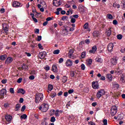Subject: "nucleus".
Returning a JSON list of instances; mask_svg holds the SVG:
<instances>
[{
    "mask_svg": "<svg viewBox=\"0 0 125 125\" xmlns=\"http://www.w3.org/2000/svg\"><path fill=\"white\" fill-rule=\"evenodd\" d=\"M43 100V94L40 93L37 94L35 96V103H40Z\"/></svg>",
    "mask_w": 125,
    "mask_h": 125,
    "instance_id": "f257e3e1",
    "label": "nucleus"
},
{
    "mask_svg": "<svg viewBox=\"0 0 125 125\" xmlns=\"http://www.w3.org/2000/svg\"><path fill=\"white\" fill-rule=\"evenodd\" d=\"M39 110L42 112H46L48 110V105L47 104H43L39 107Z\"/></svg>",
    "mask_w": 125,
    "mask_h": 125,
    "instance_id": "f03ea898",
    "label": "nucleus"
},
{
    "mask_svg": "<svg viewBox=\"0 0 125 125\" xmlns=\"http://www.w3.org/2000/svg\"><path fill=\"white\" fill-rule=\"evenodd\" d=\"M110 110L111 116H115L117 114V112H118V108L116 105H114L111 107Z\"/></svg>",
    "mask_w": 125,
    "mask_h": 125,
    "instance_id": "7ed1b4c3",
    "label": "nucleus"
},
{
    "mask_svg": "<svg viewBox=\"0 0 125 125\" xmlns=\"http://www.w3.org/2000/svg\"><path fill=\"white\" fill-rule=\"evenodd\" d=\"M53 4L54 6H60L62 4V2L60 0H53Z\"/></svg>",
    "mask_w": 125,
    "mask_h": 125,
    "instance_id": "20e7f679",
    "label": "nucleus"
},
{
    "mask_svg": "<svg viewBox=\"0 0 125 125\" xmlns=\"http://www.w3.org/2000/svg\"><path fill=\"white\" fill-rule=\"evenodd\" d=\"M105 94V91L103 89H101L99 90L97 93V98H100L102 95H104Z\"/></svg>",
    "mask_w": 125,
    "mask_h": 125,
    "instance_id": "39448f33",
    "label": "nucleus"
},
{
    "mask_svg": "<svg viewBox=\"0 0 125 125\" xmlns=\"http://www.w3.org/2000/svg\"><path fill=\"white\" fill-rule=\"evenodd\" d=\"M46 52H42L39 53V57L40 58V59H44L45 56H46Z\"/></svg>",
    "mask_w": 125,
    "mask_h": 125,
    "instance_id": "423d86ee",
    "label": "nucleus"
},
{
    "mask_svg": "<svg viewBox=\"0 0 125 125\" xmlns=\"http://www.w3.org/2000/svg\"><path fill=\"white\" fill-rule=\"evenodd\" d=\"M92 86L94 89H98V88H99V85H98V82H93L92 83Z\"/></svg>",
    "mask_w": 125,
    "mask_h": 125,
    "instance_id": "0eeeda50",
    "label": "nucleus"
},
{
    "mask_svg": "<svg viewBox=\"0 0 125 125\" xmlns=\"http://www.w3.org/2000/svg\"><path fill=\"white\" fill-rule=\"evenodd\" d=\"M110 63L112 65H116L118 63V59L116 57H114L111 59Z\"/></svg>",
    "mask_w": 125,
    "mask_h": 125,
    "instance_id": "6e6552de",
    "label": "nucleus"
},
{
    "mask_svg": "<svg viewBox=\"0 0 125 125\" xmlns=\"http://www.w3.org/2000/svg\"><path fill=\"white\" fill-rule=\"evenodd\" d=\"M114 48V44L113 43H110L107 46V50L109 52L113 51V48Z\"/></svg>",
    "mask_w": 125,
    "mask_h": 125,
    "instance_id": "1a4fd4ad",
    "label": "nucleus"
},
{
    "mask_svg": "<svg viewBox=\"0 0 125 125\" xmlns=\"http://www.w3.org/2000/svg\"><path fill=\"white\" fill-rule=\"evenodd\" d=\"M2 30L6 33L8 32V25L7 23H3L2 24Z\"/></svg>",
    "mask_w": 125,
    "mask_h": 125,
    "instance_id": "9d476101",
    "label": "nucleus"
},
{
    "mask_svg": "<svg viewBox=\"0 0 125 125\" xmlns=\"http://www.w3.org/2000/svg\"><path fill=\"white\" fill-rule=\"evenodd\" d=\"M67 67H71L73 65V62L71 60H67L65 62Z\"/></svg>",
    "mask_w": 125,
    "mask_h": 125,
    "instance_id": "9b49d317",
    "label": "nucleus"
},
{
    "mask_svg": "<svg viewBox=\"0 0 125 125\" xmlns=\"http://www.w3.org/2000/svg\"><path fill=\"white\" fill-rule=\"evenodd\" d=\"M68 57L69 58L74 59V50L70 49L68 53Z\"/></svg>",
    "mask_w": 125,
    "mask_h": 125,
    "instance_id": "f8f14e48",
    "label": "nucleus"
},
{
    "mask_svg": "<svg viewBox=\"0 0 125 125\" xmlns=\"http://www.w3.org/2000/svg\"><path fill=\"white\" fill-rule=\"evenodd\" d=\"M20 5H21L20 3L17 1H14V2H13V3H12V5L13 7H16V8L19 7V6H20Z\"/></svg>",
    "mask_w": 125,
    "mask_h": 125,
    "instance_id": "ddd939ff",
    "label": "nucleus"
},
{
    "mask_svg": "<svg viewBox=\"0 0 125 125\" xmlns=\"http://www.w3.org/2000/svg\"><path fill=\"white\" fill-rule=\"evenodd\" d=\"M12 61H13V59L11 57H8L5 61V63L8 65V64H10Z\"/></svg>",
    "mask_w": 125,
    "mask_h": 125,
    "instance_id": "4468645a",
    "label": "nucleus"
},
{
    "mask_svg": "<svg viewBox=\"0 0 125 125\" xmlns=\"http://www.w3.org/2000/svg\"><path fill=\"white\" fill-rule=\"evenodd\" d=\"M96 50H97V48L96 47V46H93L92 47V49L89 51V53H93V54H94Z\"/></svg>",
    "mask_w": 125,
    "mask_h": 125,
    "instance_id": "2eb2a0df",
    "label": "nucleus"
},
{
    "mask_svg": "<svg viewBox=\"0 0 125 125\" xmlns=\"http://www.w3.org/2000/svg\"><path fill=\"white\" fill-rule=\"evenodd\" d=\"M5 118L6 121H7V122H11L12 120V116L9 115H6L5 116Z\"/></svg>",
    "mask_w": 125,
    "mask_h": 125,
    "instance_id": "dca6fc26",
    "label": "nucleus"
},
{
    "mask_svg": "<svg viewBox=\"0 0 125 125\" xmlns=\"http://www.w3.org/2000/svg\"><path fill=\"white\" fill-rule=\"evenodd\" d=\"M52 71L55 73H57L58 72V69H57V66L56 65H53L52 66Z\"/></svg>",
    "mask_w": 125,
    "mask_h": 125,
    "instance_id": "f3484780",
    "label": "nucleus"
},
{
    "mask_svg": "<svg viewBox=\"0 0 125 125\" xmlns=\"http://www.w3.org/2000/svg\"><path fill=\"white\" fill-rule=\"evenodd\" d=\"M20 108H21V104H17L15 106V111H19Z\"/></svg>",
    "mask_w": 125,
    "mask_h": 125,
    "instance_id": "a211bd4d",
    "label": "nucleus"
},
{
    "mask_svg": "<svg viewBox=\"0 0 125 125\" xmlns=\"http://www.w3.org/2000/svg\"><path fill=\"white\" fill-rule=\"evenodd\" d=\"M5 93H6V89L2 88L0 91V95L1 96H4Z\"/></svg>",
    "mask_w": 125,
    "mask_h": 125,
    "instance_id": "6ab92c4d",
    "label": "nucleus"
},
{
    "mask_svg": "<svg viewBox=\"0 0 125 125\" xmlns=\"http://www.w3.org/2000/svg\"><path fill=\"white\" fill-rule=\"evenodd\" d=\"M105 34L107 36V37H110L111 36V34H112V31L111 30V29L108 28L106 30L105 32Z\"/></svg>",
    "mask_w": 125,
    "mask_h": 125,
    "instance_id": "aec40b11",
    "label": "nucleus"
},
{
    "mask_svg": "<svg viewBox=\"0 0 125 125\" xmlns=\"http://www.w3.org/2000/svg\"><path fill=\"white\" fill-rule=\"evenodd\" d=\"M17 93H21V94H25V93H26V91H25L24 89L20 88L18 90Z\"/></svg>",
    "mask_w": 125,
    "mask_h": 125,
    "instance_id": "412c9836",
    "label": "nucleus"
},
{
    "mask_svg": "<svg viewBox=\"0 0 125 125\" xmlns=\"http://www.w3.org/2000/svg\"><path fill=\"white\" fill-rule=\"evenodd\" d=\"M6 57H7L6 55H1L0 56V60L3 61V60H5V59H6Z\"/></svg>",
    "mask_w": 125,
    "mask_h": 125,
    "instance_id": "4be33fe9",
    "label": "nucleus"
},
{
    "mask_svg": "<svg viewBox=\"0 0 125 125\" xmlns=\"http://www.w3.org/2000/svg\"><path fill=\"white\" fill-rule=\"evenodd\" d=\"M106 79H108L109 81H112L113 80V76L111 74H107L106 75Z\"/></svg>",
    "mask_w": 125,
    "mask_h": 125,
    "instance_id": "5701e85b",
    "label": "nucleus"
},
{
    "mask_svg": "<svg viewBox=\"0 0 125 125\" xmlns=\"http://www.w3.org/2000/svg\"><path fill=\"white\" fill-rule=\"evenodd\" d=\"M63 29L68 34L69 32L70 27L69 26H63Z\"/></svg>",
    "mask_w": 125,
    "mask_h": 125,
    "instance_id": "b1692460",
    "label": "nucleus"
},
{
    "mask_svg": "<svg viewBox=\"0 0 125 125\" xmlns=\"http://www.w3.org/2000/svg\"><path fill=\"white\" fill-rule=\"evenodd\" d=\"M21 69H22V70H28V66H27V65H26V64H22V65H21Z\"/></svg>",
    "mask_w": 125,
    "mask_h": 125,
    "instance_id": "393cba45",
    "label": "nucleus"
},
{
    "mask_svg": "<svg viewBox=\"0 0 125 125\" xmlns=\"http://www.w3.org/2000/svg\"><path fill=\"white\" fill-rule=\"evenodd\" d=\"M93 37H99V32L98 31H94L93 33Z\"/></svg>",
    "mask_w": 125,
    "mask_h": 125,
    "instance_id": "a878e982",
    "label": "nucleus"
},
{
    "mask_svg": "<svg viewBox=\"0 0 125 125\" xmlns=\"http://www.w3.org/2000/svg\"><path fill=\"white\" fill-rule=\"evenodd\" d=\"M113 7H115V8L117 7V8H120L121 7V5H120V4H117V3H114L113 5Z\"/></svg>",
    "mask_w": 125,
    "mask_h": 125,
    "instance_id": "bb28decb",
    "label": "nucleus"
},
{
    "mask_svg": "<svg viewBox=\"0 0 125 125\" xmlns=\"http://www.w3.org/2000/svg\"><path fill=\"white\" fill-rule=\"evenodd\" d=\"M86 55V52H85V51H83L81 53L82 58H85Z\"/></svg>",
    "mask_w": 125,
    "mask_h": 125,
    "instance_id": "cd10ccee",
    "label": "nucleus"
},
{
    "mask_svg": "<svg viewBox=\"0 0 125 125\" xmlns=\"http://www.w3.org/2000/svg\"><path fill=\"white\" fill-rule=\"evenodd\" d=\"M53 54H56V55L59 54V53H60V50L59 49L55 50L53 52Z\"/></svg>",
    "mask_w": 125,
    "mask_h": 125,
    "instance_id": "c85d7f7f",
    "label": "nucleus"
},
{
    "mask_svg": "<svg viewBox=\"0 0 125 125\" xmlns=\"http://www.w3.org/2000/svg\"><path fill=\"white\" fill-rule=\"evenodd\" d=\"M27 119V115L23 114L21 116V120H26Z\"/></svg>",
    "mask_w": 125,
    "mask_h": 125,
    "instance_id": "c756f323",
    "label": "nucleus"
},
{
    "mask_svg": "<svg viewBox=\"0 0 125 125\" xmlns=\"http://www.w3.org/2000/svg\"><path fill=\"white\" fill-rule=\"evenodd\" d=\"M120 85L118 83H113V87H115L116 89H118L119 88V87Z\"/></svg>",
    "mask_w": 125,
    "mask_h": 125,
    "instance_id": "7c9ffc66",
    "label": "nucleus"
},
{
    "mask_svg": "<svg viewBox=\"0 0 125 125\" xmlns=\"http://www.w3.org/2000/svg\"><path fill=\"white\" fill-rule=\"evenodd\" d=\"M96 61L97 62H99L100 63H102V62H103V60H102V59L101 58H96Z\"/></svg>",
    "mask_w": 125,
    "mask_h": 125,
    "instance_id": "2f4dec72",
    "label": "nucleus"
},
{
    "mask_svg": "<svg viewBox=\"0 0 125 125\" xmlns=\"http://www.w3.org/2000/svg\"><path fill=\"white\" fill-rule=\"evenodd\" d=\"M48 89L50 91H51L52 89H53V85H52V84H49L48 85Z\"/></svg>",
    "mask_w": 125,
    "mask_h": 125,
    "instance_id": "473e14b6",
    "label": "nucleus"
},
{
    "mask_svg": "<svg viewBox=\"0 0 125 125\" xmlns=\"http://www.w3.org/2000/svg\"><path fill=\"white\" fill-rule=\"evenodd\" d=\"M67 77L66 76H63L62 77V83H66V82H67Z\"/></svg>",
    "mask_w": 125,
    "mask_h": 125,
    "instance_id": "72a5a7b5",
    "label": "nucleus"
},
{
    "mask_svg": "<svg viewBox=\"0 0 125 125\" xmlns=\"http://www.w3.org/2000/svg\"><path fill=\"white\" fill-rule=\"evenodd\" d=\"M59 110L58 109H57L56 111H55V116H56V117H59Z\"/></svg>",
    "mask_w": 125,
    "mask_h": 125,
    "instance_id": "f704fd0d",
    "label": "nucleus"
},
{
    "mask_svg": "<svg viewBox=\"0 0 125 125\" xmlns=\"http://www.w3.org/2000/svg\"><path fill=\"white\" fill-rule=\"evenodd\" d=\"M92 63V60L89 59L88 62H87V66H90Z\"/></svg>",
    "mask_w": 125,
    "mask_h": 125,
    "instance_id": "c9c22d12",
    "label": "nucleus"
},
{
    "mask_svg": "<svg viewBox=\"0 0 125 125\" xmlns=\"http://www.w3.org/2000/svg\"><path fill=\"white\" fill-rule=\"evenodd\" d=\"M68 19H69V18L68 17V16H63L62 18V21H65V20H68Z\"/></svg>",
    "mask_w": 125,
    "mask_h": 125,
    "instance_id": "e433bc0d",
    "label": "nucleus"
},
{
    "mask_svg": "<svg viewBox=\"0 0 125 125\" xmlns=\"http://www.w3.org/2000/svg\"><path fill=\"white\" fill-rule=\"evenodd\" d=\"M115 72L117 74H121V73H122V70H121V69H120V68L118 67V68L116 69Z\"/></svg>",
    "mask_w": 125,
    "mask_h": 125,
    "instance_id": "4c0bfd02",
    "label": "nucleus"
},
{
    "mask_svg": "<svg viewBox=\"0 0 125 125\" xmlns=\"http://www.w3.org/2000/svg\"><path fill=\"white\" fill-rule=\"evenodd\" d=\"M81 69L83 71H84V70H85V65H84V64L83 63L81 65Z\"/></svg>",
    "mask_w": 125,
    "mask_h": 125,
    "instance_id": "58836bf2",
    "label": "nucleus"
},
{
    "mask_svg": "<svg viewBox=\"0 0 125 125\" xmlns=\"http://www.w3.org/2000/svg\"><path fill=\"white\" fill-rule=\"evenodd\" d=\"M117 38L118 40H122L123 39V35L121 34L117 35Z\"/></svg>",
    "mask_w": 125,
    "mask_h": 125,
    "instance_id": "ea45409f",
    "label": "nucleus"
},
{
    "mask_svg": "<svg viewBox=\"0 0 125 125\" xmlns=\"http://www.w3.org/2000/svg\"><path fill=\"white\" fill-rule=\"evenodd\" d=\"M107 18H108V19H110V20L113 19V16L112 15H111L110 14H108L107 15Z\"/></svg>",
    "mask_w": 125,
    "mask_h": 125,
    "instance_id": "a19ab883",
    "label": "nucleus"
},
{
    "mask_svg": "<svg viewBox=\"0 0 125 125\" xmlns=\"http://www.w3.org/2000/svg\"><path fill=\"white\" fill-rule=\"evenodd\" d=\"M117 118H118V120H123V119H124V117H123V116H122V114H119L117 116Z\"/></svg>",
    "mask_w": 125,
    "mask_h": 125,
    "instance_id": "79ce46f5",
    "label": "nucleus"
},
{
    "mask_svg": "<svg viewBox=\"0 0 125 125\" xmlns=\"http://www.w3.org/2000/svg\"><path fill=\"white\" fill-rule=\"evenodd\" d=\"M55 121H56V120L55 119V117H54V116H53L51 118L50 122H51V123H54Z\"/></svg>",
    "mask_w": 125,
    "mask_h": 125,
    "instance_id": "37998d69",
    "label": "nucleus"
},
{
    "mask_svg": "<svg viewBox=\"0 0 125 125\" xmlns=\"http://www.w3.org/2000/svg\"><path fill=\"white\" fill-rule=\"evenodd\" d=\"M22 80H23V79L22 78H20L17 81V83H22Z\"/></svg>",
    "mask_w": 125,
    "mask_h": 125,
    "instance_id": "c03bdc74",
    "label": "nucleus"
},
{
    "mask_svg": "<svg viewBox=\"0 0 125 125\" xmlns=\"http://www.w3.org/2000/svg\"><path fill=\"white\" fill-rule=\"evenodd\" d=\"M62 34L64 35V36H67L68 33L64 30V29L63 28L62 31Z\"/></svg>",
    "mask_w": 125,
    "mask_h": 125,
    "instance_id": "a18cd8bd",
    "label": "nucleus"
},
{
    "mask_svg": "<svg viewBox=\"0 0 125 125\" xmlns=\"http://www.w3.org/2000/svg\"><path fill=\"white\" fill-rule=\"evenodd\" d=\"M71 23H75L76 22V19L74 18H72L71 20H70Z\"/></svg>",
    "mask_w": 125,
    "mask_h": 125,
    "instance_id": "49530a36",
    "label": "nucleus"
},
{
    "mask_svg": "<svg viewBox=\"0 0 125 125\" xmlns=\"http://www.w3.org/2000/svg\"><path fill=\"white\" fill-rule=\"evenodd\" d=\"M10 93L14 94V93H15L14 89L13 88H10Z\"/></svg>",
    "mask_w": 125,
    "mask_h": 125,
    "instance_id": "de8ad7c7",
    "label": "nucleus"
},
{
    "mask_svg": "<svg viewBox=\"0 0 125 125\" xmlns=\"http://www.w3.org/2000/svg\"><path fill=\"white\" fill-rule=\"evenodd\" d=\"M44 70H46V71H49L50 70V67L49 66H45L44 67Z\"/></svg>",
    "mask_w": 125,
    "mask_h": 125,
    "instance_id": "09e8293b",
    "label": "nucleus"
},
{
    "mask_svg": "<svg viewBox=\"0 0 125 125\" xmlns=\"http://www.w3.org/2000/svg\"><path fill=\"white\" fill-rule=\"evenodd\" d=\"M25 109H26V105H23L21 109V112H24Z\"/></svg>",
    "mask_w": 125,
    "mask_h": 125,
    "instance_id": "8fccbe9b",
    "label": "nucleus"
},
{
    "mask_svg": "<svg viewBox=\"0 0 125 125\" xmlns=\"http://www.w3.org/2000/svg\"><path fill=\"white\" fill-rule=\"evenodd\" d=\"M29 79L31 81H33V80H35V76H34L33 75H31L29 76Z\"/></svg>",
    "mask_w": 125,
    "mask_h": 125,
    "instance_id": "3c124183",
    "label": "nucleus"
},
{
    "mask_svg": "<svg viewBox=\"0 0 125 125\" xmlns=\"http://www.w3.org/2000/svg\"><path fill=\"white\" fill-rule=\"evenodd\" d=\"M63 61H64V59L62 58H61L59 61V64H61V63H62Z\"/></svg>",
    "mask_w": 125,
    "mask_h": 125,
    "instance_id": "603ef678",
    "label": "nucleus"
},
{
    "mask_svg": "<svg viewBox=\"0 0 125 125\" xmlns=\"http://www.w3.org/2000/svg\"><path fill=\"white\" fill-rule=\"evenodd\" d=\"M42 125H48V123L45 121H42L41 123Z\"/></svg>",
    "mask_w": 125,
    "mask_h": 125,
    "instance_id": "864d4df0",
    "label": "nucleus"
},
{
    "mask_svg": "<svg viewBox=\"0 0 125 125\" xmlns=\"http://www.w3.org/2000/svg\"><path fill=\"white\" fill-rule=\"evenodd\" d=\"M1 83H7V79H3L1 81Z\"/></svg>",
    "mask_w": 125,
    "mask_h": 125,
    "instance_id": "5fc2aeb1",
    "label": "nucleus"
},
{
    "mask_svg": "<svg viewBox=\"0 0 125 125\" xmlns=\"http://www.w3.org/2000/svg\"><path fill=\"white\" fill-rule=\"evenodd\" d=\"M83 28L84 29H87L88 28V24L87 23H85Z\"/></svg>",
    "mask_w": 125,
    "mask_h": 125,
    "instance_id": "6e6d98bb",
    "label": "nucleus"
},
{
    "mask_svg": "<svg viewBox=\"0 0 125 125\" xmlns=\"http://www.w3.org/2000/svg\"><path fill=\"white\" fill-rule=\"evenodd\" d=\"M70 76L72 77H75V72L73 71L70 72Z\"/></svg>",
    "mask_w": 125,
    "mask_h": 125,
    "instance_id": "4d7b16f0",
    "label": "nucleus"
},
{
    "mask_svg": "<svg viewBox=\"0 0 125 125\" xmlns=\"http://www.w3.org/2000/svg\"><path fill=\"white\" fill-rule=\"evenodd\" d=\"M90 42V41L89 39H86L85 40V43H86V44H89V43Z\"/></svg>",
    "mask_w": 125,
    "mask_h": 125,
    "instance_id": "13d9d810",
    "label": "nucleus"
},
{
    "mask_svg": "<svg viewBox=\"0 0 125 125\" xmlns=\"http://www.w3.org/2000/svg\"><path fill=\"white\" fill-rule=\"evenodd\" d=\"M41 41H42V36H38V39H37V41L41 42Z\"/></svg>",
    "mask_w": 125,
    "mask_h": 125,
    "instance_id": "bf43d9fd",
    "label": "nucleus"
},
{
    "mask_svg": "<svg viewBox=\"0 0 125 125\" xmlns=\"http://www.w3.org/2000/svg\"><path fill=\"white\" fill-rule=\"evenodd\" d=\"M103 123H104V125H107V119H104L103 120Z\"/></svg>",
    "mask_w": 125,
    "mask_h": 125,
    "instance_id": "052dcab7",
    "label": "nucleus"
},
{
    "mask_svg": "<svg viewBox=\"0 0 125 125\" xmlns=\"http://www.w3.org/2000/svg\"><path fill=\"white\" fill-rule=\"evenodd\" d=\"M35 34H40V29H36L35 30Z\"/></svg>",
    "mask_w": 125,
    "mask_h": 125,
    "instance_id": "680f3d73",
    "label": "nucleus"
},
{
    "mask_svg": "<svg viewBox=\"0 0 125 125\" xmlns=\"http://www.w3.org/2000/svg\"><path fill=\"white\" fill-rule=\"evenodd\" d=\"M20 103H23L24 102V99L23 98H21L19 100Z\"/></svg>",
    "mask_w": 125,
    "mask_h": 125,
    "instance_id": "e2e57ef3",
    "label": "nucleus"
},
{
    "mask_svg": "<svg viewBox=\"0 0 125 125\" xmlns=\"http://www.w3.org/2000/svg\"><path fill=\"white\" fill-rule=\"evenodd\" d=\"M37 74V73H36V71L35 70H32L31 72V75H35Z\"/></svg>",
    "mask_w": 125,
    "mask_h": 125,
    "instance_id": "0e129e2a",
    "label": "nucleus"
},
{
    "mask_svg": "<svg viewBox=\"0 0 125 125\" xmlns=\"http://www.w3.org/2000/svg\"><path fill=\"white\" fill-rule=\"evenodd\" d=\"M113 25H117L118 24V21L117 20H115L113 21Z\"/></svg>",
    "mask_w": 125,
    "mask_h": 125,
    "instance_id": "69168bd1",
    "label": "nucleus"
},
{
    "mask_svg": "<svg viewBox=\"0 0 125 125\" xmlns=\"http://www.w3.org/2000/svg\"><path fill=\"white\" fill-rule=\"evenodd\" d=\"M74 92V89H70L69 90H68V93L69 94H71L72 93H73Z\"/></svg>",
    "mask_w": 125,
    "mask_h": 125,
    "instance_id": "338daca9",
    "label": "nucleus"
},
{
    "mask_svg": "<svg viewBox=\"0 0 125 125\" xmlns=\"http://www.w3.org/2000/svg\"><path fill=\"white\" fill-rule=\"evenodd\" d=\"M89 125H95V124L92 122H88Z\"/></svg>",
    "mask_w": 125,
    "mask_h": 125,
    "instance_id": "774afa93",
    "label": "nucleus"
}]
</instances>
